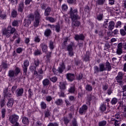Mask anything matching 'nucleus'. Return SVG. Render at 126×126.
I'll list each match as a JSON object with an SVG mask.
<instances>
[{"label":"nucleus","instance_id":"f257e3e1","mask_svg":"<svg viewBox=\"0 0 126 126\" xmlns=\"http://www.w3.org/2000/svg\"><path fill=\"white\" fill-rule=\"evenodd\" d=\"M69 14L72 21L71 27L73 30H75V28H78L81 26V23L78 21V19H80V17H79L77 14V9L73 10L72 7H71Z\"/></svg>","mask_w":126,"mask_h":126},{"label":"nucleus","instance_id":"f03ea898","mask_svg":"<svg viewBox=\"0 0 126 126\" xmlns=\"http://www.w3.org/2000/svg\"><path fill=\"white\" fill-rule=\"evenodd\" d=\"M28 19H33L34 18V21L33 22V26L34 27H38L41 22V19L42 18V16L38 11H35L33 14H30L28 16Z\"/></svg>","mask_w":126,"mask_h":126},{"label":"nucleus","instance_id":"7ed1b4c3","mask_svg":"<svg viewBox=\"0 0 126 126\" xmlns=\"http://www.w3.org/2000/svg\"><path fill=\"white\" fill-rule=\"evenodd\" d=\"M16 32V29L13 28L11 26H8L7 29H4L3 30L2 33L3 35L6 36L7 38H9L11 34H13Z\"/></svg>","mask_w":126,"mask_h":126},{"label":"nucleus","instance_id":"20e7f679","mask_svg":"<svg viewBox=\"0 0 126 126\" xmlns=\"http://www.w3.org/2000/svg\"><path fill=\"white\" fill-rule=\"evenodd\" d=\"M105 64L101 63L99 64V72H102V71H105V70H110L111 69V64L109 62H106L105 63Z\"/></svg>","mask_w":126,"mask_h":126},{"label":"nucleus","instance_id":"39448f33","mask_svg":"<svg viewBox=\"0 0 126 126\" xmlns=\"http://www.w3.org/2000/svg\"><path fill=\"white\" fill-rule=\"evenodd\" d=\"M73 47H74V43L71 42L66 46V50L68 51V55L70 57L74 56V53H73Z\"/></svg>","mask_w":126,"mask_h":126},{"label":"nucleus","instance_id":"423d86ee","mask_svg":"<svg viewBox=\"0 0 126 126\" xmlns=\"http://www.w3.org/2000/svg\"><path fill=\"white\" fill-rule=\"evenodd\" d=\"M19 120V116L16 114H12L10 116L9 121L11 124H15L18 123Z\"/></svg>","mask_w":126,"mask_h":126},{"label":"nucleus","instance_id":"0eeeda50","mask_svg":"<svg viewBox=\"0 0 126 126\" xmlns=\"http://www.w3.org/2000/svg\"><path fill=\"white\" fill-rule=\"evenodd\" d=\"M28 66H29V61L25 60L24 62L23 65H22L23 70L24 71L23 75H27V71L28 70Z\"/></svg>","mask_w":126,"mask_h":126},{"label":"nucleus","instance_id":"6e6552de","mask_svg":"<svg viewBox=\"0 0 126 126\" xmlns=\"http://www.w3.org/2000/svg\"><path fill=\"white\" fill-rule=\"evenodd\" d=\"M88 110V106L86 104L83 105L79 109V114L80 115H85V113Z\"/></svg>","mask_w":126,"mask_h":126},{"label":"nucleus","instance_id":"1a4fd4ad","mask_svg":"<svg viewBox=\"0 0 126 126\" xmlns=\"http://www.w3.org/2000/svg\"><path fill=\"white\" fill-rule=\"evenodd\" d=\"M124 76V74L123 72H119L117 76L116 77V80L118 83H120L121 85L124 83L123 81V78Z\"/></svg>","mask_w":126,"mask_h":126},{"label":"nucleus","instance_id":"9d476101","mask_svg":"<svg viewBox=\"0 0 126 126\" xmlns=\"http://www.w3.org/2000/svg\"><path fill=\"white\" fill-rule=\"evenodd\" d=\"M67 85V83H66V82H60L59 85L60 90H62V91H65V90H66Z\"/></svg>","mask_w":126,"mask_h":126},{"label":"nucleus","instance_id":"9b49d317","mask_svg":"<svg viewBox=\"0 0 126 126\" xmlns=\"http://www.w3.org/2000/svg\"><path fill=\"white\" fill-rule=\"evenodd\" d=\"M66 79L70 82H72L75 79V76L74 74L68 73L66 74Z\"/></svg>","mask_w":126,"mask_h":126},{"label":"nucleus","instance_id":"f8f14e48","mask_svg":"<svg viewBox=\"0 0 126 126\" xmlns=\"http://www.w3.org/2000/svg\"><path fill=\"white\" fill-rule=\"evenodd\" d=\"M65 69V65H64V63L63 62L59 64V66L58 67L59 73H63Z\"/></svg>","mask_w":126,"mask_h":126},{"label":"nucleus","instance_id":"ddd939ff","mask_svg":"<svg viewBox=\"0 0 126 126\" xmlns=\"http://www.w3.org/2000/svg\"><path fill=\"white\" fill-rule=\"evenodd\" d=\"M24 89L23 88H18L15 91L16 96L17 97H21L23 95Z\"/></svg>","mask_w":126,"mask_h":126},{"label":"nucleus","instance_id":"4468645a","mask_svg":"<svg viewBox=\"0 0 126 126\" xmlns=\"http://www.w3.org/2000/svg\"><path fill=\"white\" fill-rule=\"evenodd\" d=\"M74 39L76 41H79V40L84 41V40L85 39V36L82 33L80 34H76L74 36Z\"/></svg>","mask_w":126,"mask_h":126},{"label":"nucleus","instance_id":"2eb2a0df","mask_svg":"<svg viewBox=\"0 0 126 126\" xmlns=\"http://www.w3.org/2000/svg\"><path fill=\"white\" fill-rule=\"evenodd\" d=\"M75 90H76V89L75 88V85L71 84L70 88H69L68 90V92L71 94H74L75 93Z\"/></svg>","mask_w":126,"mask_h":126},{"label":"nucleus","instance_id":"dca6fc26","mask_svg":"<svg viewBox=\"0 0 126 126\" xmlns=\"http://www.w3.org/2000/svg\"><path fill=\"white\" fill-rule=\"evenodd\" d=\"M23 9H24V3L21 2L19 4L18 11L22 13V12H23Z\"/></svg>","mask_w":126,"mask_h":126},{"label":"nucleus","instance_id":"f3484780","mask_svg":"<svg viewBox=\"0 0 126 126\" xmlns=\"http://www.w3.org/2000/svg\"><path fill=\"white\" fill-rule=\"evenodd\" d=\"M30 24H31V20L29 19H25L24 20L23 25L25 27H29Z\"/></svg>","mask_w":126,"mask_h":126},{"label":"nucleus","instance_id":"a211bd4d","mask_svg":"<svg viewBox=\"0 0 126 126\" xmlns=\"http://www.w3.org/2000/svg\"><path fill=\"white\" fill-rule=\"evenodd\" d=\"M51 11H52V9L49 6H48L45 10V16H49L51 14Z\"/></svg>","mask_w":126,"mask_h":126},{"label":"nucleus","instance_id":"6ab92c4d","mask_svg":"<svg viewBox=\"0 0 126 126\" xmlns=\"http://www.w3.org/2000/svg\"><path fill=\"white\" fill-rule=\"evenodd\" d=\"M8 92V90H7V89H6L3 91L4 97H6V98H7V97H9V98L12 97V94H11V93H10Z\"/></svg>","mask_w":126,"mask_h":126},{"label":"nucleus","instance_id":"aec40b11","mask_svg":"<svg viewBox=\"0 0 126 126\" xmlns=\"http://www.w3.org/2000/svg\"><path fill=\"white\" fill-rule=\"evenodd\" d=\"M22 123L24 125H26L27 126H28L29 125V119H28V118L24 116L22 118Z\"/></svg>","mask_w":126,"mask_h":126},{"label":"nucleus","instance_id":"412c9836","mask_svg":"<svg viewBox=\"0 0 126 126\" xmlns=\"http://www.w3.org/2000/svg\"><path fill=\"white\" fill-rule=\"evenodd\" d=\"M8 76H9V77H14L16 76L15 71H14L13 70H9L8 72Z\"/></svg>","mask_w":126,"mask_h":126},{"label":"nucleus","instance_id":"4be33fe9","mask_svg":"<svg viewBox=\"0 0 126 126\" xmlns=\"http://www.w3.org/2000/svg\"><path fill=\"white\" fill-rule=\"evenodd\" d=\"M7 106L8 108H11L13 106V98H11L8 99V101L7 103Z\"/></svg>","mask_w":126,"mask_h":126},{"label":"nucleus","instance_id":"5701e85b","mask_svg":"<svg viewBox=\"0 0 126 126\" xmlns=\"http://www.w3.org/2000/svg\"><path fill=\"white\" fill-rule=\"evenodd\" d=\"M33 74L36 76L39 80L43 79V75L38 74V72L36 70L34 71Z\"/></svg>","mask_w":126,"mask_h":126},{"label":"nucleus","instance_id":"b1692460","mask_svg":"<svg viewBox=\"0 0 126 126\" xmlns=\"http://www.w3.org/2000/svg\"><path fill=\"white\" fill-rule=\"evenodd\" d=\"M63 103V101L62 99H57L55 101V104L56 105H57V106H61Z\"/></svg>","mask_w":126,"mask_h":126},{"label":"nucleus","instance_id":"393cba45","mask_svg":"<svg viewBox=\"0 0 126 126\" xmlns=\"http://www.w3.org/2000/svg\"><path fill=\"white\" fill-rule=\"evenodd\" d=\"M40 63H41V62H40V60L38 58L34 59L33 64L36 67H38L39 66Z\"/></svg>","mask_w":126,"mask_h":126},{"label":"nucleus","instance_id":"a878e982","mask_svg":"<svg viewBox=\"0 0 126 126\" xmlns=\"http://www.w3.org/2000/svg\"><path fill=\"white\" fill-rule=\"evenodd\" d=\"M1 66L4 69H6L7 68H8V66H9V64H7V63L6 61L2 62L1 63Z\"/></svg>","mask_w":126,"mask_h":126},{"label":"nucleus","instance_id":"bb28decb","mask_svg":"<svg viewBox=\"0 0 126 126\" xmlns=\"http://www.w3.org/2000/svg\"><path fill=\"white\" fill-rule=\"evenodd\" d=\"M42 84L43 86H48L50 84V80L48 79H45L42 81Z\"/></svg>","mask_w":126,"mask_h":126},{"label":"nucleus","instance_id":"cd10ccee","mask_svg":"<svg viewBox=\"0 0 126 126\" xmlns=\"http://www.w3.org/2000/svg\"><path fill=\"white\" fill-rule=\"evenodd\" d=\"M52 31L50 29H46L44 32V35L46 37H49L51 36Z\"/></svg>","mask_w":126,"mask_h":126},{"label":"nucleus","instance_id":"c85d7f7f","mask_svg":"<svg viewBox=\"0 0 126 126\" xmlns=\"http://www.w3.org/2000/svg\"><path fill=\"white\" fill-rule=\"evenodd\" d=\"M45 19L48 21H50V22H51V23H54V22L56 21V20H55V18L52 17H46Z\"/></svg>","mask_w":126,"mask_h":126},{"label":"nucleus","instance_id":"c756f323","mask_svg":"<svg viewBox=\"0 0 126 126\" xmlns=\"http://www.w3.org/2000/svg\"><path fill=\"white\" fill-rule=\"evenodd\" d=\"M67 9H68V7L67 6V5L65 4H63L62 5V10L63 11H67Z\"/></svg>","mask_w":126,"mask_h":126},{"label":"nucleus","instance_id":"7c9ffc66","mask_svg":"<svg viewBox=\"0 0 126 126\" xmlns=\"http://www.w3.org/2000/svg\"><path fill=\"white\" fill-rule=\"evenodd\" d=\"M44 115L45 118H49L51 116V112H50V110L48 109L44 111Z\"/></svg>","mask_w":126,"mask_h":126},{"label":"nucleus","instance_id":"2f4dec72","mask_svg":"<svg viewBox=\"0 0 126 126\" xmlns=\"http://www.w3.org/2000/svg\"><path fill=\"white\" fill-rule=\"evenodd\" d=\"M49 79H50V81H51L53 83H55L57 82V81H58V78L57 76H55L49 78Z\"/></svg>","mask_w":126,"mask_h":126},{"label":"nucleus","instance_id":"473e14b6","mask_svg":"<svg viewBox=\"0 0 126 126\" xmlns=\"http://www.w3.org/2000/svg\"><path fill=\"white\" fill-rule=\"evenodd\" d=\"M49 47L51 51H53L55 49V45H54V42L53 41H50Z\"/></svg>","mask_w":126,"mask_h":126},{"label":"nucleus","instance_id":"72a5a7b5","mask_svg":"<svg viewBox=\"0 0 126 126\" xmlns=\"http://www.w3.org/2000/svg\"><path fill=\"white\" fill-rule=\"evenodd\" d=\"M41 49L43 52H47L48 51V46L46 44H41Z\"/></svg>","mask_w":126,"mask_h":126},{"label":"nucleus","instance_id":"f704fd0d","mask_svg":"<svg viewBox=\"0 0 126 126\" xmlns=\"http://www.w3.org/2000/svg\"><path fill=\"white\" fill-rule=\"evenodd\" d=\"M106 104H102L100 107V110H101L102 112H105L106 111V109H107V107L106 106Z\"/></svg>","mask_w":126,"mask_h":126},{"label":"nucleus","instance_id":"c9c22d12","mask_svg":"<svg viewBox=\"0 0 126 126\" xmlns=\"http://www.w3.org/2000/svg\"><path fill=\"white\" fill-rule=\"evenodd\" d=\"M107 125V121L103 120L98 123V126H106Z\"/></svg>","mask_w":126,"mask_h":126},{"label":"nucleus","instance_id":"e433bc0d","mask_svg":"<svg viewBox=\"0 0 126 126\" xmlns=\"http://www.w3.org/2000/svg\"><path fill=\"white\" fill-rule=\"evenodd\" d=\"M90 56L89 54H86V55H85L84 57H83V60L84 61H85V62H89V61H90Z\"/></svg>","mask_w":126,"mask_h":126},{"label":"nucleus","instance_id":"4c0bfd02","mask_svg":"<svg viewBox=\"0 0 126 126\" xmlns=\"http://www.w3.org/2000/svg\"><path fill=\"white\" fill-rule=\"evenodd\" d=\"M117 103H118V98L116 97L113 98L111 100V104H112V105H116Z\"/></svg>","mask_w":126,"mask_h":126},{"label":"nucleus","instance_id":"58836bf2","mask_svg":"<svg viewBox=\"0 0 126 126\" xmlns=\"http://www.w3.org/2000/svg\"><path fill=\"white\" fill-rule=\"evenodd\" d=\"M40 106H41V109H42L43 110H45V109H46L47 108V104L44 101H42L41 102Z\"/></svg>","mask_w":126,"mask_h":126},{"label":"nucleus","instance_id":"ea45409f","mask_svg":"<svg viewBox=\"0 0 126 126\" xmlns=\"http://www.w3.org/2000/svg\"><path fill=\"white\" fill-rule=\"evenodd\" d=\"M93 89V88H92V86L90 85H87L86 86V90H87V91H90L91 92L92 91Z\"/></svg>","mask_w":126,"mask_h":126},{"label":"nucleus","instance_id":"a19ab883","mask_svg":"<svg viewBox=\"0 0 126 126\" xmlns=\"http://www.w3.org/2000/svg\"><path fill=\"white\" fill-rule=\"evenodd\" d=\"M15 74H16V76H17L19 73H20V68L18 67H16L15 69Z\"/></svg>","mask_w":126,"mask_h":126},{"label":"nucleus","instance_id":"79ce46f5","mask_svg":"<svg viewBox=\"0 0 126 126\" xmlns=\"http://www.w3.org/2000/svg\"><path fill=\"white\" fill-rule=\"evenodd\" d=\"M1 118L2 119H4L5 117V113L6 112V111L5 110V109L3 108L1 109Z\"/></svg>","mask_w":126,"mask_h":126},{"label":"nucleus","instance_id":"37998d69","mask_svg":"<svg viewBox=\"0 0 126 126\" xmlns=\"http://www.w3.org/2000/svg\"><path fill=\"white\" fill-rule=\"evenodd\" d=\"M119 34V31L117 29H116L115 30H114L113 32H112L111 33V36L113 37L114 36H115V35H117Z\"/></svg>","mask_w":126,"mask_h":126},{"label":"nucleus","instance_id":"c03bdc74","mask_svg":"<svg viewBox=\"0 0 126 126\" xmlns=\"http://www.w3.org/2000/svg\"><path fill=\"white\" fill-rule=\"evenodd\" d=\"M51 57H52V52H48L46 55V59L48 62H50V59H51Z\"/></svg>","mask_w":126,"mask_h":126},{"label":"nucleus","instance_id":"a18cd8bd","mask_svg":"<svg viewBox=\"0 0 126 126\" xmlns=\"http://www.w3.org/2000/svg\"><path fill=\"white\" fill-rule=\"evenodd\" d=\"M63 122L64 125H65V126H67V125H68V123H69V120H68V118H67V117H64Z\"/></svg>","mask_w":126,"mask_h":126},{"label":"nucleus","instance_id":"49530a36","mask_svg":"<svg viewBox=\"0 0 126 126\" xmlns=\"http://www.w3.org/2000/svg\"><path fill=\"white\" fill-rule=\"evenodd\" d=\"M11 16L13 18L16 17L17 16V11L15 10H13L11 13Z\"/></svg>","mask_w":126,"mask_h":126},{"label":"nucleus","instance_id":"de8ad7c7","mask_svg":"<svg viewBox=\"0 0 126 126\" xmlns=\"http://www.w3.org/2000/svg\"><path fill=\"white\" fill-rule=\"evenodd\" d=\"M94 96L91 94L87 96V101H88V102H90L91 101H92V99H94Z\"/></svg>","mask_w":126,"mask_h":126},{"label":"nucleus","instance_id":"09e8293b","mask_svg":"<svg viewBox=\"0 0 126 126\" xmlns=\"http://www.w3.org/2000/svg\"><path fill=\"white\" fill-rule=\"evenodd\" d=\"M12 25L14 27H18V21L14 20L12 23Z\"/></svg>","mask_w":126,"mask_h":126},{"label":"nucleus","instance_id":"8fccbe9b","mask_svg":"<svg viewBox=\"0 0 126 126\" xmlns=\"http://www.w3.org/2000/svg\"><path fill=\"white\" fill-rule=\"evenodd\" d=\"M23 51V49L21 47H18L16 49V52L17 54H21Z\"/></svg>","mask_w":126,"mask_h":126},{"label":"nucleus","instance_id":"3c124183","mask_svg":"<svg viewBox=\"0 0 126 126\" xmlns=\"http://www.w3.org/2000/svg\"><path fill=\"white\" fill-rule=\"evenodd\" d=\"M94 73H98L99 72H100V69H99V67H98L97 66H94Z\"/></svg>","mask_w":126,"mask_h":126},{"label":"nucleus","instance_id":"603ef678","mask_svg":"<svg viewBox=\"0 0 126 126\" xmlns=\"http://www.w3.org/2000/svg\"><path fill=\"white\" fill-rule=\"evenodd\" d=\"M120 34L121 36H126V32L124 29H120Z\"/></svg>","mask_w":126,"mask_h":126},{"label":"nucleus","instance_id":"864d4df0","mask_svg":"<svg viewBox=\"0 0 126 126\" xmlns=\"http://www.w3.org/2000/svg\"><path fill=\"white\" fill-rule=\"evenodd\" d=\"M54 28H55L56 32H57L58 33H59V32H60V30H61V26H60V25H56L55 26Z\"/></svg>","mask_w":126,"mask_h":126},{"label":"nucleus","instance_id":"5fc2aeb1","mask_svg":"<svg viewBox=\"0 0 126 126\" xmlns=\"http://www.w3.org/2000/svg\"><path fill=\"white\" fill-rule=\"evenodd\" d=\"M72 126H78V125L77 124V121L75 118H74V119L72 121Z\"/></svg>","mask_w":126,"mask_h":126},{"label":"nucleus","instance_id":"6e6d98bb","mask_svg":"<svg viewBox=\"0 0 126 126\" xmlns=\"http://www.w3.org/2000/svg\"><path fill=\"white\" fill-rule=\"evenodd\" d=\"M53 100V98L50 95H47L46 96V101L47 102H51Z\"/></svg>","mask_w":126,"mask_h":126},{"label":"nucleus","instance_id":"4d7b16f0","mask_svg":"<svg viewBox=\"0 0 126 126\" xmlns=\"http://www.w3.org/2000/svg\"><path fill=\"white\" fill-rule=\"evenodd\" d=\"M52 71L54 73V74L57 75L59 73V69H57L55 67H53L52 68Z\"/></svg>","mask_w":126,"mask_h":126},{"label":"nucleus","instance_id":"13d9d810","mask_svg":"<svg viewBox=\"0 0 126 126\" xmlns=\"http://www.w3.org/2000/svg\"><path fill=\"white\" fill-rule=\"evenodd\" d=\"M16 89H17V86H13L12 87V88H11V92H12V93L13 94H14V93H15V91H16Z\"/></svg>","mask_w":126,"mask_h":126},{"label":"nucleus","instance_id":"bf43d9fd","mask_svg":"<svg viewBox=\"0 0 126 126\" xmlns=\"http://www.w3.org/2000/svg\"><path fill=\"white\" fill-rule=\"evenodd\" d=\"M28 93H29L28 97L32 98V96H33V92L31 91V89H29L28 91Z\"/></svg>","mask_w":126,"mask_h":126},{"label":"nucleus","instance_id":"052dcab7","mask_svg":"<svg viewBox=\"0 0 126 126\" xmlns=\"http://www.w3.org/2000/svg\"><path fill=\"white\" fill-rule=\"evenodd\" d=\"M96 18L98 21H101L103 19V14L97 15Z\"/></svg>","mask_w":126,"mask_h":126},{"label":"nucleus","instance_id":"680f3d73","mask_svg":"<svg viewBox=\"0 0 126 126\" xmlns=\"http://www.w3.org/2000/svg\"><path fill=\"white\" fill-rule=\"evenodd\" d=\"M117 11H118V10H116L115 11H111V15H112V16H117L119 15V13L117 12Z\"/></svg>","mask_w":126,"mask_h":126},{"label":"nucleus","instance_id":"e2e57ef3","mask_svg":"<svg viewBox=\"0 0 126 126\" xmlns=\"http://www.w3.org/2000/svg\"><path fill=\"white\" fill-rule=\"evenodd\" d=\"M4 105H5V100H4V99H2L0 102V106L1 108L4 107Z\"/></svg>","mask_w":126,"mask_h":126},{"label":"nucleus","instance_id":"0e129e2a","mask_svg":"<svg viewBox=\"0 0 126 126\" xmlns=\"http://www.w3.org/2000/svg\"><path fill=\"white\" fill-rule=\"evenodd\" d=\"M65 95H64V91L60 90V93H59L60 97H64Z\"/></svg>","mask_w":126,"mask_h":126},{"label":"nucleus","instance_id":"69168bd1","mask_svg":"<svg viewBox=\"0 0 126 126\" xmlns=\"http://www.w3.org/2000/svg\"><path fill=\"white\" fill-rule=\"evenodd\" d=\"M34 55L35 56H39V55H41V50H36L34 52Z\"/></svg>","mask_w":126,"mask_h":126},{"label":"nucleus","instance_id":"338daca9","mask_svg":"<svg viewBox=\"0 0 126 126\" xmlns=\"http://www.w3.org/2000/svg\"><path fill=\"white\" fill-rule=\"evenodd\" d=\"M36 66H33V65H31L30 66V69L31 71H35V70H36Z\"/></svg>","mask_w":126,"mask_h":126},{"label":"nucleus","instance_id":"774afa93","mask_svg":"<svg viewBox=\"0 0 126 126\" xmlns=\"http://www.w3.org/2000/svg\"><path fill=\"white\" fill-rule=\"evenodd\" d=\"M47 126H59V124H58V123H50L49 124H48V125H47Z\"/></svg>","mask_w":126,"mask_h":126}]
</instances>
